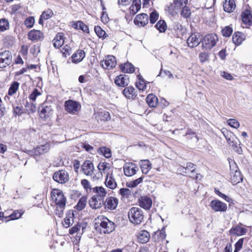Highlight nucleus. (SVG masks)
<instances>
[{"mask_svg":"<svg viewBox=\"0 0 252 252\" xmlns=\"http://www.w3.org/2000/svg\"><path fill=\"white\" fill-rule=\"evenodd\" d=\"M195 165L193 163L189 162L187 164L186 167L181 166L180 167V171L182 172L183 173H185L187 175L191 178H194V174L195 169Z\"/></svg>","mask_w":252,"mask_h":252,"instance_id":"6ab92c4d","label":"nucleus"},{"mask_svg":"<svg viewBox=\"0 0 252 252\" xmlns=\"http://www.w3.org/2000/svg\"><path fill=\"white\" fill-rule=\"evenodd\" d=\"M114 82L117 86L125 87L129 83V77L125 74H120L116 77Z\"/></svg>","mask_w":252,"mask_h":252,"instance_id":"a211bd4d","label":"nucleus"},{"mask_svg":"<svg viewBox=\"0 0 252 252\" xmlns=\"http://www.w3.org/2000/svg\"><path fill=\"white\" fill-rule=\"evenodd\" d=\"M122 71L124 73H132L134 71V66L130 63L121 64L120 66Z\"/></svg>","mask_w":252,"mask_h":252,"instance_id":"473e14b6","label":"nucleus"},{"mask_svg":"<svg viewBox=\"0 0 252 252\" xmlns=\"http://www.w3.org/2000/svg\"><path fill=\"white\" fill-rule=\"evenodd\" d=\"M109 163L107 162L99 163L97 166L98 169L99 171H105L108 167Z\"/></svg>","mask_w":252,"mask_h":252,"instance_id":"338daca9","label":"nucleus"},{"mask_svg":"<svg viewBox=\"0 0 252 252\" xmlns=\"http://www.w3.org/2000/svg\"><path fill=\"white\" fill-rule=\"evenodd\" d=\"M103 203V200L98 198L97 195H93L89 201L90 206L93 209L100 208Z\"/></svg>","mask_w":252,"mask_h":252,"instance_id":"dca6fc26","label":"nucleus"},{"mask_svg":"<svg viewBox=\"0 0 252 252\" xmlns=\"http://www.w3.org/2000/svg\"><path fill=\"white\" fill-rule=\"evenodd\" d=\"M80 107V103L71 99L66 100L64 103V108L66 111L71 114H75Z\"/></svg>","mask_w":252,"mask_h":252,"instance_id":"423d86ee","label":"nucleus"},{"mask_svg":"<svg viewBox=\"0 0 252 252\" xmlns=\"http://www.w3.org/2000/svg\"><path fill=\"white\" fill-rule=\"evenodd\" d=\"M233 32V29L230 26H226L221 31L222 35L225 37L230 36Z\"/></svg>","mask_w":252,"mask_h":252,"instance_id":"864d4df0","label":"nucleus"},{"mask_svg":"<svg viewBox=\"0 0 252 252\" xmlns=\"http://www.w3.org/2000/svg\"><path fill=\"white\" fill-rule=\"evenodd\" d=\"M139 203L141 207L146 210H149L152 206V200L148 196H142L139 199Z\"/></svg>","mask_w":252,"mask_h":252,"instance_id":"f3484780","label":"nucleus"},{"mask_svg":"<svg viewBox=\"0 0 252 252\" xmlns=\"http://www.w3.org/2000/svg\"><path fill=\"white\" fill-rule=\"evenodd\" d=\"M119 203L118 198L110 196L105 199L103 203L104 208L109 210H114L116 209Z\"/></svg>","mask_w":252,"mask_h":252,"instance_id":"9d476101","label":"nucleus"},{"mask_svg":"<svg viewBox=\"0 0 252 252\" xmlns=\"http://www.w3.org/2000/svg\"><path fill=\"white\" fill-rule=\"evenodd\" d=\"M85 57V53L82 50H78L72 55V62L73 63H78L83 60Z\"/></svg>","mask_w":252,"mask_h":252,"instance_id":"bb28decb","label":"nucleus"},{"mask_svg":"<svg viewBox=\"0 0 252 252\" xmlns=\"http://www.w3.org/2000/svg\"><path fill=\"white\" fill-rule=\"evenodd\" d=\"M28 35L29 39L33 41H37L44 38L43 33L39 30H32Z\"/></svg>","mask_w":252,"mask_h":252,"instance_id":"aec40b11","label":"nucleus"},{"mask_svg":"<svg viewBox=\"0 0 252 252\" xmlns=\"http://www.w3.org/2000/svg\"><path fill=\"white\" fill-rule=\"evenodd\" d=\"M20 84L17 82L14 81L13 82L12 84L10 85L9 90L8 94L9 95H12L14 94H15L16 92L17 91L19 87Z\"/></svg>","mask_w":252,"mask_h":252,"instance_id":"a19ab883","label":"nucleus"},{"mask_svg":"<svg viewBox=\"0 0 252 252\" xmlns=\"http://www.w3.org/2000/svg\"><path fill=\"white\" fill-rule=\"evenodd\" d=\"M247 230L241 226L237 225L235 227H232L229 231L230 235L242 236L246 234Z\"/></svg>","mask_w":252,"mask_h":252,"instance_id":"4be33fe9","label":"nucleus"},{"mask_svg":"<svg viewBox=\"0 0 252 252\" xmlns=\"http://www.w3.org/2000/svg\"><path fill=\"white\" fill-rule=\"evenodd\" d=\"M140 167L143 174H146L151 169V163L148 160H142L140 161Z\"/></svg>","mask_w":252,"mask_h":252,"instance_id":"f704fd0d","label":"nucleus"},{"mask_svg":"<svg viewBox=\"0 0 252 252\" xmlns=\"http://www.w3.org/2000/svg\"><path fill=\"white\" fill-rule=\"evenodd\" d=\"M227 123L231 127L235 128H237L240 126L239 123L234 119H229L227 121Z\"/></svg>","mask_w":252,"mask_h":252,"instance_id":"6e6d98bb","label":"nucleus"},{"mask_svg":"<svg viewBox=\"0 0 252 252\" xmlns=\"http://www.w3.org/2000/svg\"><path fill=\"white\" fill-rule=\"evenodd\" d=\"M230 181L231 183L235 185L238 183L242 182L243 177L240 171L236 170L234 172H231Z\"/></svg>","mask_w":252,"mask_h":252,"instance_id":"a878e982","label":"nucleus"},{"mask_svg":"<svg viewBox=\"0 0 252 252\" xmlns=\"http://www.w3.org/2000/svg\"><path fill=\"white\" fill-rule=\"evenodd\" d=\"M53 110L51 106L47 105L46 103L42 104L40 109V117L44 120L47 119L52 115Z\"/></svg>","mask_w":252,"mask_h":252,"instance_id":"f8f14e48","label":"nucleus"},{"mask_svg":"<svg viewBox=\"0 0 252 252\" xmlns=\"http://www.w3.org/2000/svg\"><path fill=\"white\" fill-rule=\"evenodd\" d=\"M218 38L216 34L214 33L206 35L202 41V46L204 48L209 50L216 44Z\"/></svg>","mask_w":252,"mask_h":252,"instance_id":"20e7f679","label":"nucleus"},{"mask_svg":"<svg viewBox=\"0 0 252 252\" xmlns=\"http://www.w3.org/2000/svg\"><path fill=\"white\" fill-rule=\"evenodd\" d=\"M191 15L190 8L186 5H184L181 11V15L184 18H188Z\"/></svg>","mask_w":252,"mask_h":252,"instance_id":"c03bdc74","label":"nucleus"},{"mask_svg":"<svg viewBox=\"0 0 252 252\" xmlns=\"http://www.w3.org/2000/svg\"><path fill=\"white\" fill-rule=\"evenodd\" d=\"M98 151L107 158H110L112 156L111 150L105 147L99 148Z\"/></svg>","mask_w":252,"mask_h":252,"instance_id":"a18cd8bd","label":"nucleus"},{"mask_svg":"<svg viewBox=\"0 0 252 252\" xmlns=\"http://www.w3.org/2000/svg\"><path fill=\"white\" fill-rule=\"evenodd\" d=\"M81 170L87 176H91L94 170L93 163L90 160H86L82 165Z\"/></svg>","mask_w":252,"mask_h":252,"instance_id":"2eb2a0df","label":"nucleus"},{"mask_svg":"<svg viewBox=\"0 0 252 252\" xmlns=\"http://www.w3.org/2000/svg\"><path fill=\"white\" fill-rule=\"evenodd\" d=\"M12 54L7 50L0 52V68H3L12 62Z\"/></svg>","mask_w":252,"mask_h":252,"instance_id":"39448f33","label":"nucleus"},{"mask_svg":"<svg viewBox=\"0 0 252 252\" xmlns=\"http://www.w3.org/2000/svg\"><path fill=\"white\" fill-rule=\"evenodd\" d=\"M128 217L130 222L134 224H139L143 220L144 214L141 209L133 207L129 210Z\"/></svg>","mask_w":252,"mask_h":252,"instance_id":"f257e3e1","label":"nucleus"},{"mask_svg":"<svg viewBox=\"0 0 252 252\" xmlns=\"http://www.w3.org/2000/svg\"><path fill=\"white\" fill-rule=\"evenodd\" d=\"M22 214L23 213L19 212V211H15L9 217L10 218V220H14L21 218Z\"/></svg>","mask_w":252,"mask_h":252,"instance_id":"bf43d9fd","label":"nucleus"},{"mask_svg":"<svg viewBox=\"0 0 252 252\" xmlns=\"http://www.w3.org/2000/svg\"><path fill=\"white\" fill-rule=\"evenodd\" d=\"M201 42V39L199 38L195 34H191L187 39V44L189 47L193 48L198 46Z\"/></svg>","mask_w":252,"mask_h":252,"instance_id":"412c9836","label":"nucleus"},{"mask_svg":"<svg viewBox=\"0 0 252 252\" xmlns=\"http://www.w3.org/2000/svg\"><path fill=\"white\" fill-rule=\"evenodd\" d=\"M116 58L113 56L109 55L105 60L101 62V65L103 68L110 69L116 66Z\"/></svg>","mask_w":252,"mask_h":252,"instance_id":"9b49d317","label":"nucleus"},{"mask_svg":"<svg viewBox=\"0 0 252 252\" xmlns=\"http://www.w3.org/2000/svg\"><path fill=\"white\" fill-rule=\"evenodd\" d=\"M50 149V144L47 143L45 144L37 146L35 149L29 151L28 154L31 156H38L47 153Z\"/></svg>","mask_w":252,"mask_h":252,"instance_id":"6e6552de","label":"nucleus"},{"mask_svg":"<svg viewBox=\"0 0 252 252\" xmlns=\"http://www.w3.org/2000/svg\"><path fill=\"white\" fill-rule=\"evenodd\" d=\"M244 35L242 32H235L233 35L232 41L235 44L239 45L244 40Z\"/></svg>","mask_w":252,"mask_h":252,"instance_id":"e433bc0d","label":"nucleus"},{"mask_svg":"<svg viewBox=\"0 0 252 252\" xmlns=\"http://www.w3.org/2000/svg\"><path fill=\"white\" fill-rule=\"evenodd\" d=\"M143 180V177L140 178L126 184L127 187L129 188H134L136 187L140 183H142Z\"/></svg>","mask_w":252,"mask_h":252,"instance_id":"8fccbe9b","label":"nucleus"},{"mask_svg":"<svg viewBox=\"0 0 252 252\" xmlns=\"http://www.w3.org/2000/svg\"><path fill=\"white\" fill-rule=\"evenodd\" d=\"M209 55L207 53L201 52L199 55V59L201 63H203L208 60Z\"/></svg>","mask_w":252,"mask_h":252,"instance_id":"13d9d810","label":"nucleus"},{"mask_svg":"<svg viewBox=\"0 0 252 252\" xmlns=\"http://www.w3.org/2000/svg\"><path fill=\"white\" fill-rule=\"evenodd\" d=\"M241 17L243 23L246 26L252 25V15L249 10H246L243 12Z\"/></svg>","mask_w":252,"mask_h":252,"instance_id":"393cba45","label":"nucleus"},{"mask_svg":"<svg viewBox=\"0 0 252 252\" xmlns=\"http://www.w3.org/2000/svg\"><path fill=\"white\" fill-rule=\"evenodd\" d=\"M174 1L175 5L179 7L187 5L188 1V0H174Z\"/></svg>","mask_w":252,"mask_h":252,"instance_id":"69168bd1","label":"nucleus"},{"mask_svg":"<svg viewBox=\"0 0 252 252\" xmlns=\"http://www.w3.org/2000/svg\"><path fill=\"white\" fill-rule=\"evenodd\" d=\"M84 228H85L81 224H77L69 229V233L72 235L75 233H77L76 236V240L78 239L79 240H80L81 234L83 233Z\"/></svg>","mask_w":252,"mask_h":252,"instance_id":"5701e85b","label":"nucleus"},{"mask_svg":"<svg viewBox=\"0 0 252 252\" xmlns=\"http://www.w3.org/2000/svg\"><path fill=\"white\" fill-rule=\"evenodd\" d=\"M53 14V11L50 9H48L43 12L41 16L42 18H44V20H47L51 18Z\"/></svg>","mask_w":252,"mask_h":252,"instance_id":"3c124183","label":"nucleus"},{"mask_svg":"<svg viewBox=\"0 0 252 252\" xmlns=\"http://www.w3.org/2000/svg\"><path fill=\"white\" fill-rule=\"evenodd\" d=\"M34 18L33 17H29L25 20L24 22L25 25L28 28H31L34 24Z\"/></svg>","mask_w":252,"mask_h":252,"instance_id":"603ef678","label":"nucleus"},{"mask_svg":"<svg viewBox=\"0 0 252 252\" xmlns=\"http://www.w3.org/2000/svg\"><path fill=\"white\" fill-rule=\"evenodd\" d=\"M51 197L60 209H64L66 204V198L63 191L58 189H54L51 192Z\"/></svg>","mask_w":252,"mask_h":252,"instance_id":"f03ea898","label":"nucleus"},{"mask_svg":"<svg viewBox=\"0 0 252 252\" xmlns=\"http://www.w3.org/2000/svg\"><path fill=\"white\" fill-rule=\"evenodd\" d=\"M222 133L224 134L226 140L229 143V144L231 145L232 144H235V141H236V138L233 133L228 131L225 129V130L222 131Z\"/></svg>","mask_w":252,"mask_h":252,"instance_id":"c9c22d12","label":"nucleus"},{"mask_svg":"<svg viewBox=\"0 0 252 252\" xmlns=\"http://www.w3.org/2000/svg\"><path fill=\"white\" fill-rule=\"evenodd\" d=\"M94 31L99 38L104 39L107 36L105 32L99 26H95L94 27Z\"/></svg>","mask_w":252,"mask_h":252,"instance_id":"49530a36","label":"nucleus"},{"mask_svg":"<svg viewBox=\"0 0 252 252\" xmlns=\"http://www.w3.org/2000/svg\"><path fill=\"white\" fill-rule=\"evenodd\" d=\"M123 94L128 99H133L137 96V92L134 87L130 86L125 88Z\"/></svg>","mask_w":252,"mask_h":252,"instance_id":"b1692460","label":"nucleus"},{"mask_svg":"<svg viewBox=\"0 0 252 252\" xmlns=\"http://www.w3.org/2000/svg\"><path fill=\"white\" fill-rule=\"evenodd\" d=\"M54 180L59 183L63 184L69 180L67 172L64 170H61L55 172L53 175Z\"/></svg>","mask_w":252,"mask_h":252,"instance_id":"0eeeda50","label":"nucleus"},{"mask_svg":"<svg viewBox=\"0 0 252 252\" xmlns=\"http://www.w3.org/2000/svg\"><path fill=\"white\" fill-rule=\"evenodd\" d=\"M185 135L189 140H190L193 143H196L198 141V138L195 132L191 131L190 130H188V132L186 133Z\"/></svg>","mask_w":252,"mask_h":252,"instance_id":"37998d69","label":"nucleus"},{"mask_svg":"<svg viewBox=\"0 0 252 252\" xmlns=\"http://www.w3.org/2000/svg\"><path fill=\"white\" fill-rule=\"evenodd\" d=\"M9 28V23L6 19H0V31H4Z\"/></svg>","mask_w":252,"mask_h":252,"instance_id":"09e8293b","label":"nucleus"},{"mask_svg":"<svg viewBox=\"0 0 252 252\" xmlns=\"http://www.w3.org/2000/svg\"><path fill=\"white\" fill-rule=\"evenodd\" d=\"M146 101L147 104L151 107H155L158 104V99L157 97L152 94H149L147 95L146 97Z\"/></svg>","mask_w":252,"mask_h":252,"instance_id":"2f4dec72","label":"nucleus"},{"mask_svg":"<svg viewBox=\"0 0 252 252\" xmlns=\"http://www.w3.org/2000/svg\"><path fill=\"white\" fill-rule=\"evenodd\" d=\"M137 77L138 81L136 83V87L140 91H144L146 89V84L144 79L140 75H138Z\"/></svg>","mask_w":252,"mask_h":252,"instance_id":"4c0bfd02","label":"nucleus"},{"mask_svg":"<svg viewBox=\"0 0 252 252\" xmlns=\"http://www.w3.org/2000/svg\"><path fill=\"white\" fill-rule=\"evenodd\" d=\"M223 7L225 12H231L235 8V2L234 0H225L223 3Z\"/></svg>","mask_w":252,"mask_h":252,"instance_id":"cd10ccee","label":"nucleus"},{"mask_svg":"<svg viewBox=\"0 0 252 252\" xmlns=\"http://www.w3.org/2000/svg\"><path fill=\"white\" fill-rule=\"evenodd\" d=\"M39 95H40V93L39 92L38 90L37 89H35L30 95L29 98L32 101H35L37 96Z\"/></svg>","mask_w":252,"mask_h":252,"instance_id":"052dcab7","label":"nucleus"},{"mask_svg":"<svg viewBox=\"0 0 252 252\" xmlns=\"http://www.w3.org/2000/svg\"><path fill=\"white\" fill-rule=\"evenodd\" d=\"M156 234L161 239H164L166 237V234L164 227H163L160 230L156 232Z\"/></svg>","mask_w":252,"mask_h":252,"instance_id":"e2e57ef3","label":"nucleus"},{"mask_svg":"<svg viewBox=\"0 0 252 252\" xmlns=\"http://www.w3.org/2000/svg\"><path fill=\"white\" fill-rule=\"evenodd\" d=\"M74 213L73 211H68L66 213V217L64 219L63 225L65 227H69L74 222Z\"/></svg>","mask_w":252,"mask_h":252,"instance_id":"7c9ffc66","label":"nucleus"},{"mask_svg":"<svg viewBox=\"0 0 252 252\" xmlns=\"http://www.w3.org/2000/svg\"><path fill=\"white\" fill-rule=\"evenodd\" d=\"M27 111L29 113H34L36 110V107L35 104L33 103H30L29 104H28L27 106Z\"/></svg>","mask_w":252,"mask_h":252,"instance_id":"680f3d73","label":"nucleus"},{"mask_svg":"<svg viewBox=\"0 0 252 252\" xmlns=\"http://www.w3.org/2000/svg\"><path fill=\"white\" fill-rule=\"evenodd\" d=\"M106 186L110 189H114L117 187V183L115 179L112 176L108 177L107 176L105 181Z\"/></svg>","mask_w":252,"mask_h":252,"instance_id":"58836bf2","label":"nucleus"},{"mask_svg":"<svg viewBox=\"0 0 252 252\" xmlns=\"http://www.w3.org/2000/svg\"><path fill=\"white\" fill-rule=\"evenodd\" d=\"M149 17L147 14L141 13L137 15L134 20V23L139 27H144L148 23Z\"/></svg>","mask_w":252,"mask_h":252,"instance_id":"4468645a","label":"nucleus"},{"mask_svg":"<svg viewBox=\"0 0 252 252\" xmlns=\"http://www.w3.org/2000/svg\"><path fill=\"white\" fill-rule=\"evenodd\" d=\"M158 18V14L156 11H153L150 15V22L151 24L155 23Z\"/></svg>","mask_w":252,"mask_h":252,"instance_id":"4d7b16f0","label":"nucleus"},{"mask_svg":"<svg viewBox=\"0 0 252 252\" xmlns=\"http://www.w3.org/2000/svg\"><path fill=\"white\" fill-rule=\"evenodd\" d=\"M138 170V167L132 163H126L124 166V172L126 176L130 177L134 175Z\"/></svg>","mask_w":252,"mask_h":252,"instance_id":"ddd939ff","label":"nucleus"},{"mask_svg":"<svg viewBox=\"0 0 252 252\" xmlns=\"http://www.w3.org/2000/svg\"><path fill=\"white\" fill-rule=\"evenodd\" d=\"M101 218L99 223V226L101 228V231H102L104 233L108 234L115 230V224L113 221L104 216H101Z\"/></svg>","mask_w":252,"mask_h":252,"instance_id":"7ed1b4c3","label":"nucleus"},{"mask_svg":"<svg viewBox=\"0 0 252 252\" xmlns=\"http://www.w3.org/2000/svg\"><path fill=\"white\" fill-rule=\"evenodd\" d=\"M93 191L96 193L95 195H97L98 198L102 200L107 194L105 189L102 187H95L93 189Z\"/></svg>","mask_w":252,"mask_h":252,"instance_id":"72a5a7b5","label":"nucleus"},{"mask_svg":"<svg viewBox=\"0 0 252 252\" xmlns=\"http://www.w3.org/2000/svg\"><path fill=\"white\" fill-rule=\"evenodd\" d=\"M210 206L215 212H225L227 209V205L219 200L211 201Z\"/></svg>","mask_w":252,"mask_h":252,"instance_id":"1a4fd4ad","label":"nucleus"},{"mask_svg":"<svg viewBox=\"0 0 252 252\" xmlns=\"http://www.w3.org/2000/svg\"><path fill=\"white\" fill-rule=\"evenodd\" d=\"M155 27L160 32H164L167 29L166 24L164 20H160L158 22Z\"/></svg>","mask_w":252,"mask_h":252,"instance_id":"79ce46f5","label":"nucleus"},{"mask_svg":"<svg viewBox=\"0 0 252 252\" xmlns=\"http://www.w3.org/2000/svg\"><path fill=\"white\" fill-rule=\"evenodd\" d=\"M64 43L63 33H58L54 39V46L55 48H59Z\"/></svg>","mask_w":252,"mask_h":252,"instance_id":"c85d7f7f","label":"nucleus"},{"mask_svg":"<svg viewBox=\"0 0 252 252\" xmlns=\"http://www.w3.org/2000/svg\"><path fill=\"white\" fill-rule=\"evenodd\" d=\"M87 198L86 196H82L78 201L75 206L76 209L78 211L82 210L86 206Z\"/></svg>","mask_w":252,"mask_h":252,"instance_id":"ea45409f","label":"nucleus"},{"mask_svg":"<svg viewBox=\"0 0 252 252\" xmlns=\"http://www.w3.org/2000/svg\"><path fill=\"white\" fill-rule=\"evenodd\" d=\"M81 185L85 189L87 190L90 188V185L89 182L86 179H83L81 182Z\"/></svg>","mask_w":252,"mask_h":252,"instance_id":"774afa93","label":"nucleus"},{"mask_svg":"<svg viewBox=\"0 0 252 252\" xmlns=\"http://www.w3.org/2000/svg\"><path fill=\"white\" fill-rule=\"evenodd\" d=\"M150 234L146 230H141L138 236L139 242L142 244H145L148 242L150 239Z\"/></svg>","mask_w":252,"mask_h":252,"instance_id":"c756f323","label":"nucleus"},{"mask_svg":"<svg viewBox=\"0 0 252 252\" xmlns=\"http://www.w3.org/2000/svg\"><path fill=\"white\" fill-rule=\"evenodd\" d=\"M13 113L15 116H21L23 113V109L20 107L16 106L13 109Z\"/></svg>","mask_w":252,"mask_h":252,"instance_id":"0e129e2a","label":"nucleus"},{"mask_svg":"<svg viewBox=\"0 0 252 252\" xmlns=\"http://www.w3.org/2000/svg\"><path fill=\"white\" fill-rule=\"evenodd\" d=\"M119 193L124 198H128L131 195V191L127 188H122L119 190Z\"/></svg>","mask_w":252,"mask_h":252,"instance_id":"de8ad7c7","label":"nucleus"},{"mask_svg":"<svg viewBox=\"0 0 252 252\" xmlns=\"http://www.w3.org/2000/svg\"><path fill=\"white\" fill-rule=\"evenodd\" d=\"M244 242V238L240 239L235 244L234 252H239L242 248Z\"/></svg>","mask_w":252,"mask_h":252,"instance_id":"5fc2aeb1","label":"nucleus"}]
</instances>
